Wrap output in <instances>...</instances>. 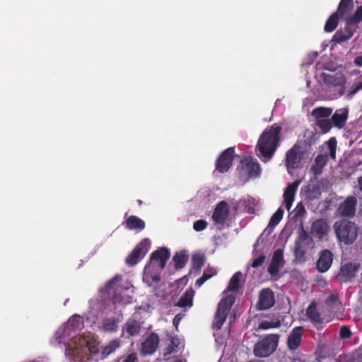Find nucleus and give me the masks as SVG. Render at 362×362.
<instances>
[{
    "instance_id": "obj_1",
    "label": "nucleus",
    "mask_w": 362,
    "mask_h": 362,
    "mask_svg": "<svg viewBox=\"0 0 362 362\" xmlns=\"http://www.w3.org/2000/svg\"><path fill=\"white\" fill-rule=\"evenodd\" d=\"M282 130L281 127L278 124H274L268 127L261 134L257 148L261 156L266 160L271 159L278 146L280 144V133Z\"/></svg>"
},
{
    "instance_id": "obj_2",
    "label": "nucleus",
    "mask_w": 362,
    "mask_h": 362,
    "mask_svg": "<svg viewBox=\"0 0 362 362\" xmlns=\"http://www.w3.org/2000/svg\"><path fill=\"white\" fill-rule=\"evenodd\" d=\"M333 228L337 240L345 245L353 244L358 237V227L350 221H336Z\"/></svg>"
},
{
    "instance_id": "obj_3",
    "label": "nucleus",
    "mask_w": 362,
    "mask_h": 362,
    "mask_svg": "<svg viewBox=\"0 0 362 362\" xmlns=\"http://www.w3.org/2000/svg\"><path fill=\"white\" fill-rule=\"evenodd\" d=\"M278 342L279 335H267L255 344L253 353L255 356L259 358L268 357L275 351Z\"/></svg>"
},
{
    "instance_id": "obj_4",
    "label": "nucleus",
    "mask_w": 362,
    "mask_h": 362,
    "mask_svg": "<svg viewBox=\"0 0 362 362\" xmlns=\"http://www.w3.org/2000/svg\"><path fill=\"white\" fill-rule=\"evenodd\" d=\"M261 172L258 161L252 156L246 157L240 160L239 175L241 179L247 180L259 175Z\"/></svg>"
},
{
    "instance_id": "obj_5",
    "label": "nucleus",
    "mask_w": 362,
    "mask_h": 362,
    "mask_svg": "<svg viewBox=\"0 0 362 362\" xmlns=\"http://www.w3.org/2000/svg\"><path fill=\"white\" fill-rule=\"evenodd\" d=\"M233 303L234 298L233 296H228L221 300L213 321L214 329L218 330L222 327Z\"/></svg>"
},
{
    "instance_id": "obj_6",
    "label": "nucleus",
    "mask_w": 362,
    "mask_h": 362,
    "mask_svg": "<svg viewBox=\"0 0 362 362\" xmlns=\"http://www.w3.org/2000/svg\"><path fill=\"white\" fill-rule=\"evenodd\" d=\"M332 110L329 107H317L312 111V116L315 118V124L320 129L322 134H327L332 127L331 116Z\"/></svg>"
},
{
    "instance_id": "obj_7",
    "label": "nucleus",
    "mask_w": 362,
    "mask_h": 362,
    "mask_svg": "<svg viewBox=\"0 0 362 362\" xmlns=\"http://www.w3.org/2000/svg\"><path fill=\"white\" fill-rule=\"evenodd\" d=\"M298 233V237L295 242L294 254L298 260L303 262L305 261L307 249L313 243V238L303 226L300 227Z\"/></svg>"
},
{
    "instance_id": "obj_8",
    "label": "nucleus",
    "mask_w": 362,
    "mask_h": 362,
    "mask_svg": "<svg viewBox=\"0 0 362 362\" xmlns=\"http://www.w3.org/2000/svg\"><path fill=\"white\" fill-rule=\"evenodd\" d=\"M151 242L148 238L143 239L132 250L126 259V264L134 266L141 261L151 248Z\"/></svg>"
},
{
    "instance_id": "obj_9",
    "label": "nucleus",
    "mask_w": 362,
    "mask_h": 362,
    "mask_svg": "<svg viewBox=\"0 0 362 362\" xmlns=\"http://www.w3.org/2000/svg\"><path fill=\"white\" fill-rule=\"evenodd\" d=\"M235 147H229L221 152L215 161V169L225 173L232 167L234 160Z\"/></svg>"
},
{
    "instance_id": "obj_10",
    "label": "nucleus",
    "mask_w": 362,
    "mask_h": 362,
    "mask_svg": "<svg viewBox=\"0 0 362 362\" xmlns=\"http://www.w3.org/2000/svg\"><path fill=\"white\" fill-rule=\"evenodd\" d=\"M303 154V152L301 151V146L299 141L295 144L293 146L286 152V165L288 173H291V170L298 168L302 160Z\"/></svg>"
},
{
    "instance_id": "obj_11",
    "label": "nucleus",
    "mask_w": 362,
    "mask_h": 362,
    "mask_svg": "<svg viewBox=\"0 0 362 362\" xmlns=\"http://www.w3.org/2000/svg\"><path fill=\"white\" fill-rule=\"evenodd\" d=\"M122 279V276L119 274L115 275L112 279H110L105 285L107 291L111 293L112 290L115 291V294L112 297V301L114 304L120 303L123 301V298L121 294V291L124 289L127 290L128 286H119L117 283Z\"/></svg>"
},
{
    "instance_id": "obj_12",
    "label": "nucleus",
    "mask_w": 362,
    "mask_h": 362,
    "mask_svg": "<svg viewBox=\"0 0 362 362\" xmlns=\"http://www.w3.org/2000/svg\"><path fill=\"white\" fill-rule=\"evenodd\" d=\"M275 303L274 293L270 288L262 289L259 294L257 308L264 310L271 308Z\"/></svg>"
},
{
    "instance_id": "obj_13",
    "label": "nucleus",
    "mask_w": 362,
    "mask_h": 362,
    "mask_svg": "<svg viewBox=\"0 0 362 362\" xmlns=\"http://www.w3.org/2000/svg\"><path fill=\"white\" fill-rule=\"evenodd\" d=\"M142 328V322L133 317L129 318L122 329V336L127 334V338L136 337L140 334Z\"/></svg>"
},
{
    "instance_id": "obj_14",
    "label": "nucleus",
    "mask_w": 362,
    "mask_h": 362,
    "mask_svg": "<svg viewBox=\"0 0 362 362\" xmlns=\"http://www.w3.org/2000/svg\"><path fill=\"white\" fill-rule=\"evenodd\" d=\"M159 341L158 334L151 332L141 344V354L143 355L153 354L158 347Z\"/></svg>"
},
{
    "instance_id": "obj_15",
    "label": "nucleus",
    "mask_w": 362,
    "mask_h": 362,
    "mask_svg": "<svg viewBox=\"0 0 362 362\" xmlns=\"http://www.w3.org/2000/svg\"><path fill=\"white\" fill-rule=\"evenodd\" d=\"M229 205L226 201L220 202L212 214V219L216 224H223L229 216Z\"/></svg>"
},
{
    "instance_id": "obj_16",
    "label": "nucleus",
    "mask_w": 362,
    "mask_h": 362,
    "mask_svg": "<svg viewBox=\"0 0 362 362\" xmlns=\"http://www.w3.org/2000/svg\"><path fill=\"white\" fill-rule=\"evenodd\" d=\"M333 262V254L329 250H322L320 253V257L316 262L317 270L324 273L331 267Z\"/></svg>"
},
{
    "instance_id": "obj_17",
    "label": "nucleus",
    "mask_w": 362,
    "mask_h": 362,
    "mask_svg": "<svg viewBox=\"0 0 362 362\" xmlns=\"http://www.w3.org/2000/svg\"><path fill=\"white\" fill-rule=\"evenodd\" d=\"M303 328L301 326L294 327L287 339V346L290 351L297 350L301 343Z\"/></svg>"
},
{
    "instance_id": "obj_18",
    "label": "nucleus",
    "mask_w": 362,
    "mask_h": 362,
    "mask_svg": "<svg viewBox=\"0 0 362 362\" xmlns=\"http://www.w3.org/2000/svg\"><path fill=\"white\" fill-rule=\"evenodd\" d=\"M361 267L358 262H349L341 266L339 276L344 281H351L356 276V272Z\"/></svg>"
},
{
    "instance_id": "obj_19",
    "label": "nucleus",
    "mask_w": 362,
    "mask_h": 362,
    "mask_svg": "<svg viewBox=\"0 0 362 362\" xmlns=\"http://www.w3.org/2000/svg\"><path fill=\"white\" fill-rule=\"evenodd\" d=\"M284 264V260L283 251L281 249H277L273 254L267 271L272 276L277 275L279 272V268Z\"/></svg>"
},
{
    "instance_id": "obj_20",
    "label": "nucleus",
    "mask_w": 362,
    "mask_h": 362,
    "mask_svg": "<svg viewBox=\"0 0 362 362\" xmlns=\"http://www.w3.org/2000/svg\"><path fill=\"white\" fill-rule=\"evenodd\" d=\"M329 230V228L327 221L323 218H319L313 223L310 233L315 238L322 239L327 235Z\"/></svg>"
},
{
    "instance_id": "obj_21",
    "label": "nucleus",
    "mask_w": 362,
    "mask_h": 362,
    "mask_svg": "<svg viewBox=\"0 0 362 362\" xmlns=\"http://www.w3.org/2000/svg\"><path fill=\"white\" fill-rule=\"evenodd\" d=\"M357 201L354 197H348L339 207V211L342 216L352 217L355 214Z\"/></svg>"
},
{
    "instance_id": "obj_22",
    "label": "nucleus",
    "mask_w": 362,
    "mask_h": 362,
    "mask_svg": "<svg viewBox=\"0 0 362 362\" xmlns=\"http://www.w3.org/2000/svg\"><path fill=\"white\" fill-rule=\"evenodd\" d=\"M170 257V253L168 249L165 247H160L151 255L150 260L151 262L156 260L159 262V267L160 269L165 268L167 261Z\"/></svg>"
},
{
    "instance_id": "obj_23",
    "label": "nucleus",
    "mask_w": 362,
    "mask_h": 362,
    "mask_svg": "<svg viewBox=\"0 0 362 362\" xmlns=\"http://www.w3.org/2000/svg\"><path fill=\"white\" fill-rule=\"evenodd\" d=\"M299 183H300L299 181H295V182L289 184L284 191V198L285 207L286 208V209L288 211L290 210V209L293 204L295 194L298 189Z\"/></svg>"
},
{
    "instance_id": "obj_24",
    "label": "nucleus",
    "mask_w": 362,
    "mask_h": 362,
    "mask_svg": "<svg viewBox=\"0 0 362 362\" xmlns=\"http://www.w3.org/2000/svg\"><path fill=\"white\" fill-rule=\"evenodd\" d=\"M83 327V322L80 316L74 315L68 320L65 327L64 334L71 337L72 332L76 334L77 331L80 330Z\"/></svg>"
},
{
    "instance_id": "obj_25",
    "label": "nucleus",
    "mask_w": 362,
    "mask_h": 362,
    "mask_svg": "<svg viewBox=\"0 0 362 362\" xmlns=\"http://www.w3.org/2000/svg\"><path fill=\"white\" fill-rule=\"evenodd\" d=\"M123 224L127 229L137 232L143 230L146 227L144 221L134 215L129 216Z\"/></svg>"
},
{
    "instance_id": "obj_26",
    "label": "nucleus",
    "mask_w": 362,
    "mask_h": 362,
    "mask_svg": "<svg viewBox=\"0 0 362 362\" xmlns=\"http://www.w3.org/2000/svg\"><path fill=\"white\" fill-rule=\"evenodd\" d=\"M348 115L349 111L347 109L343 108L336 110L331 118L332 124L339 129H341L346 122Z\"/></svg>"
},
{
    "instance_id": "obj_27",
    "label": "nucleus",
    "mask_w": 362,
    "mask_h": 362,
    "mask_svg": "<svg viewBox=\"0 0 362 362\" xmlns=\"http://www.w3.org/2000/svg\"><path fill=\"white\" fill-rule=\"evenodd\" d=\"M356 30L352 29L346 25L344 30H338L332 37V41L336 43H341L352 37Z\"/></svg>"
},
{
    "instance_id": "obj_28",
    "label": "nucleus",
    "mask_w": 362,
    "mask_h": 362,
    "mask_svg": "<svg viewBox=\"0 0 362 362\" xmlns=\"http://www.w3.org/2000/svg\"><path fill=\"white\" fill-rule=\"evenodd\" d=\"M327 156L325 154L317 155L314 160V164L310 168V171L315 176L320 175L323 168L327 163Z\"/></svg>"
},
{
    "instance_id": "obj_29",
    "label": "nucleus",
    "mask_w": 362,
    "mask_h": 362,
    "mask_svg": "<svg viewBox=\"0 0 362 362\" xmlns=\"http://www.w3.org/2000/svg\"><path fill=\"white\" fill-rule=\"evenodd\" d=\"M326 305L332 312H337L341 308V303L339 300V294L336 292H329V296L325 300Z\"/></svg>"
},
{
    "instance_id": "obj_30",
    "label": "nucleus",
    "mask_w": 362,
    "mask_h": 362,
    "mask_svg": "<svg viewBox=\"0 0 362 362\" xmlns=\"http://www.w3.org/2000/svg\"><path fill=\"white\" fill-rule=\"evenodd\" d=\"M307 317L314 323L321 324L323 322L321 315L317 310V303L313 301L306 310Z\"/></svg>"
},
{
    "instance_id": "obj_31",
    "label": "nucleus",
    "mask_w": 362,
    "mask_h": 362,
    "mask_svg": "<svg viewBox=\"0 0 362 362\" xmlns=\"http://www.w3.org/2000/svg\"><path fill=\"white\" fill-rule=\"evenodd\" d=\"M144 281L147 283L148 285H152L153 284H157L160 280V274H153L151 272V268L149 266L146 265L144 270Z\"/></svg>"
},
{
    "instance_id": "obj_32",
    "label": "nucleus",
    "mask_w": 362,
    "mask_h": 362,
    "mask_svg": "<svg viewBox=\"0 0 362 362\" xmlns=\"http://www.w3.org/2000/svg\"><path fill=\"white\" fill-rule=\"evenodd\" d=\"M317 139L318 136L317 135V133L313 130L308 129L304 131L303 135V141H300V142H303V144L305 147H310L315 144Z\"/></svg>"
},
{
    "instance_id": "obj_33",
    "label": "nucleus",
    "mask_w": 362,
    "mask_h": 362,
    "mask_svg": "<svg viewBox=\"0 0 362 362\" xmlns=\"http://www.w3.org/2000/svg\"><path fill=\"white\" fill-rule=\"evenodd\" d=\"M188 260V256L185 251L175 253L173 257L175 269H182Z\"/></svg>"
},
{
    "instance_id": "obj_34",
    "label": "nucleus",
    "mask_w": 362,
    "mask_h": 362,
    "mask_svg": "<svg viewBox=\"0 0 362 362\" xmlns=\"http://www.w3.org/2000/svg\"><path fill=\"white\" fill-rule=\"evenodd\" d=\"M339 16L337 12L333 13L327 20L325 25V31L332 33L334 31L339 24Z\"/></svg>"
},
{
    "instance_id": "obj_35",
    "label": "nucleus",
    "mask_w": 362,
    "mask_h": 362,
    "mask_svg": "<svg viewBox=\"0 0 362 362\" xmlns=\"http://www.w3.org/2000/svg\"><path fill=\"white\" fill-rule=\"evenodd\" d=\"M242 277L240 272H235L231 277L227 289L224 291H237L240 288V280Z\"/></svg>"
},
{
    "instance_id": "obj_36",
    "label": "nucleus",
    "mask_w": 362,
    "mask_h": 362,
    "mask_svg": "<svg viewBox=\"0 0 362 362\" xmlns=\"http://www.w3.org/2000/svg\"><path fill=\"white\" fill-rule=\"evenodd\" d=\"M193 301V292L186 291L179 299L176 305L180 308L191 307Z\"/></svg>"
},
{
    "instance_id": "obj_37",
    "label": "nucleus",
    "mask_w": 362,
    "mask_h": 362,
    "mask_svg": "<svg viewBox=\"0 0 362 362\" xmlns=\"http://www.w3.org/2000/svg\"><path fill=\"white\" fill-rule=\"evenodd\" d=\"M120 346V341L117 339H113L109 344L105 346L102 349L103 357H107L112 354L117 348Z\"/></svg>"
},
{
    "instance_id": "obj_38",
    "label": "nucleus",
    "mask_w": 362,
    "mask_h": 362,
    "mask_svg": "<svg viewBox=\"0 0 362 362\" xmlns=\"http://www.w3.org/2000/svg\"><path fill=\"white\" fill-rule=\"evenodd\" d=\"M353 6V0H341L336 12L340 16H344L347 13Z\"/></svg>"
},
{
    "instance_id": "obj_39",
    "label": "nucleus",
    "mask_w": 362,
    "mask_h": 362,
    "mask_svg": "<svg viewBox=\"0 0 362 362\" xmlns=\"http://www.w3.org/2000/svg\"><path fill=\"white\" fill-rule=\"evenodd\" d=\"M216 270L214 268H209L207 270H205L202 276L197 280L195 285L200 287L206 281L216 275Z\"/></svg>"
},
{
    "instance_id": "obj_40",
    "label": "nucleus",
    "mask_w": 362,
    "mask_h": 362,
    "mask_svg": "<svg viewBox=\"0 0 362 362\" xmlns=\"http://www.w3.org/2000/svg\"><path fill=\"white\" fill-rule=\"evenodd\" d=\"M206 257L203 254H195L192 257V262L193 267L198 271H200L202 267L204 265Z\"/></svg>"
},
{
    "instance_id": "obj_41",
    "label": "nucleus",
    "mask_w": 362,
    "mask_h": 362,
    "mask_svg": "<svg viewBox=\"0 0 362 362\" xmlns=\"http://www.w3.org/2000/svg\"><path fill=\"white\" fill-rule=\"evenodd\" d=\"M362 21V6H358L352 16L346 20V25L358 24Z\"/></svg>"
},
{
    "instance_id": "obj_42",
    "label": "nucleus",
    "mask_w": 362,
    "mask_h": 362,
    "mask_svg": "<svg viewBox=\"0 0 362 362\" xmlns=\"http://www.w3.org/2000/svg\"><path fill=\"white\" fill-rule=\"evenodd\" d=\"M117 327V322L114 318H107L103 322V329L107 332H116Z\"/></svg>"
},
{
    "instance_id": "obj_43",
    "label": "nucleus",
    "mask_w": 362,
    "mask_h": 362,
    "mask_svg": "<svg viewBox=\"0 0 362 362\" xmlns=\"http://www.w3.org/2000/svg\"><path fill=\"white\" fill-rule=\"evenodd\" d=\"M284 216V210L281 208H279L276 212L272 215L270 218L269 226L274 227L276 226L282 219Z\"/></svg>"
},
{
    "instance_id": "obj_44",
    "label": "nucleus",
    "mask_w": 362,
    "mask_h": 362,
    "mask_svg": "<svg viewBox=\"0 0 362 362\" xmlns=\"http://www.w3.org/2000/svg\"><path fill=\"white\" fill-rule=\"evenodd\" d=\"M327 146L329 150V156L332 159L336 158L337 140L334 137L330 138L327 141Z\"/></svg>"
},
{
    "instance_id": "obj_45",
    "label": "nucleus",
    "mask_w": 362,
    "mask_h": 362,
    "mask_svg": "<svg viewBox=\"0 0 362 362\" xmlns=\"http://www.w3.org/2000/svg\"><path fill=\"white\" fill-rule=\"evenodd\" d=\"M362 90V75H361L358 78L355 80L354 83L351 88V90L349 91L350 95H355L358 91Z\"/></svg>"
},
{
    "instance_id": "obj_46",
    "label": "nucleus",
    "mask_w": 362,
    "mask_h": 362,
    "mask_svg": "<svg viewBox=\"0 0 362 362\" xmlns=\"http://www.w3.org/2000/svg\"><path fill=\"white\" fill-rule=\"evenodd\" d=\"M281 323L278 321L276 322L264 321L259 324V327L262 329H268L270 328L279 327Z\"/></svg>"
},
{
    "instance_id": "obj_47",
    "label": "nucleus",
    "mask_w": 362,
    "mask_h": 362,
    "mask_svg": "<svg viewBox=\"0 0 362 362\" xmlns=\"http://www.w3.org/2000/svg\"><path fill=\"white\" fill-rule=\"evenodd\" d=\"M207 226V222L203 219L195 221L193 224V228L194 230L199 232L204 230Z\"/></svg>"
},
{
    "instance_id": "obj_48",
    "label": "nucleus",
    "mask_w": 362,
    "mask_h": 362,
    "mask_svg": "<svg viewBox=\"0 0 362 362\" xmlns=\"http://www.w3.org/2000/svg\"><path fill=\"white\" fill-rule=\"evenodd\" d=\"M339 336L342 339H349L351 336V332L349 327L342 326L339 330Z\"/></svg>"
},
{
    "instance_id": "obj_49",
    "label": "nucleus",
    "mask_w": 362,
    "mask_h": 362,
    "mask_svg": "<svg viewBox=\"0 0 362 362\" xmlns=\"http://www.w3.org/2000/svg\"><path fill=\"white\" fill-rule=\"evenodd\" d=\"M266 256L264 255H259L257 258H255L251 264L253 268H257L261 266L265 261Z\"/></svg>"
},
{
    "instance_id": "obj_50",
    "label": "nucleus",
    "mask_w": 362,
    "mask_h": 362,
    "mask_svg": "<svg viewBox=\"0 0 362 362\" xmlns=\"http://www.w3.org/2000/svg\"><path fill=\"white\" fill-rule=\"evenodd\" d=\"M296 217H302L305 214V209L302 203H298L294 210Z\"/></svg>"
},
{
    "instance_id": "obj_51",
    "label": "nucleus",
    "mask_w": 362,
    "mask_h": 362,
    "mask_svg": "<svg viewBox=\"0 0 362 362\" xmlns=\"http://www.w3.org/2000/svg\"><path fill=\"white\" fill-rule=\"evenodd\" d=\"M138 360L136 353H131L127 355L122 362H136Z\"/></svg>"
},
{
    "instance_id": "obj_52",
    "label": "nucleus",
    "mask_w": 362,
    "mask_h": 362,
    "mask_svg": "<svg viewBox=\"0 0 362 362\" xmlns=\"http://www.w3.org/2000/svg\"><path fill=\"white\" fill-rule=\"evenodd\" d=\"M322 78H323L324 81L327 83H333L334 78V76L327 74H322L321 75Z\"/></svg>"
},
{
    "instance_id": "obj_53",
    "label": "nucleus",
    "mask_w": 362,
    "mask_h": 362,
    "mask_svg": "<svg viewBox=\"0 0 362 362\" xmlns=\"http://www.w3.org/2000/svg\"><path fill=\"white\" fill-rule=\"evenodd\" d=\"M181 319H182V317H181V315H180V314L176 315L174 317L173 320V324L174 327H175L176 329H177L178 325H179V324H180V322Z\"/></svg>"
},
{
    "instance_id": "obj_54",
    "label": "nucleus",
    "mask_w": 362,
    "mask_h": 362,
    "mask_svg": "<svg viewBox=\"0 0 362 362\" xmlns=\"http://www.w3.org/2000/svg\"><path fill=\"white\" fill-rule=\"evenodd\" d=\"M354 64L358 66H362V55L358 56L355 58L354 59Z\"/></svg>"
},
{
    "instance_id": "obj_55",
    "label": "nucleus",
    "mask_w": 362,
    "mask_h": 362,
    "mask_svg": "<svg viewBox=\"0 0 362 362\" xmlns=\"http://www.w3.org/2000/svg\"><path fill=\"white\" fill-rule=\"evenodd\" d=\"M358 183L359 189L362 192V176L358 178Z\"/></svg>"
},
{
    "instance_id": "obj_56",
    "label": "nucleus",
    "mask_w": 362,
    "mask_h": 362,
    "mask_svg": "<svg viewBox=\"0 0 362 362\" xmlns=\"http://www.w3.org/2000/svg\"><path fill=\"white\" fill-rule=\"evenodd\" d=\"M90 350L92 353H95L96 352V350H95V347H90Z\"/></svg>"
},
{
    "instance_id": "obj_57",
    "label": "nucleus",
    "mask_w": 362,
    "mask_h": 362,
    "mask_svg": "<svg viewBox=\"0 0 362 362\" xmlns=\"http://www.w3.org/2000/svg\"><path fill=\"white\" fill-rule=\"evenodd\" d=\"M137 202H138L139 205H141V204H142V203H143V202H142V201H141V200H140V199H138V200H137Z\"/></svg>"
},
{
    "instance_id": "obj_58",
    "label": "nucleus",
    "mask_w": 362,
    "mask_h": 362,
    "mask_svg": "<svg viewBox=\"0 0 362 362\" xmlns=\"http://www.w3.org/2000/svg\"><path fill=\"white\" fill-rule=\"evenodd\" d=\"M346 362H352V361H346Z\"/></svg>"
}]
</instances>
